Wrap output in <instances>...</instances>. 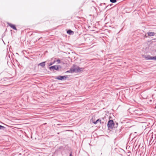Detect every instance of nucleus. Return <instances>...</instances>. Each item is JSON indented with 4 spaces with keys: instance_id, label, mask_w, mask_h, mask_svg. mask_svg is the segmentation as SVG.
Segmentation results:
<instances>
[{
    "instance_id": "obj_1",
    "label": "nucleus",
    "mask_w": 156,
    "mask_h": 156,
    "mask_svg": "<svg viewBox=\"0 0 156 156\" xmlns=\"http://www.w3.org/2000/svg\"><path fill=\"white\" fill-rule=\"evenodd\" d=\"M114 122L112 120H109L107 126L109 129H112L114 127Z\"/></svg>"
},
{
    "instance_id": "obj_2",
    "label": "nucleus",
    "mask_w": 156,
    "mask_h": 156,
    "mask_svg": "<svg viewBox=\"0 0 156 156\" xmlns=\"http://www.w3.org/2000/svg\"><path fill=\"white\" fill-rule=\"evenodd\" d=\"M67 77H68L67 75L65 76H59L56 77L55 79L59 80H66Z\"/></svg>"
},
{
    "instance_id": "obj_3",
    "label": "nucleus",
    "mask_w": 156,
    "mask_h": 156,
    "mask_svg": "<svg viewBox=\"0 0 156 156\" xmlns=\"http://www.w3.org/2000/svg\"><path fill=\"white\" fill-rule=\"evenodd\" d=\"M146 59L147 60H156V55L155 56L152 57L150 55H148L145 57Z\"/></svg>"
},
{
    "instance_id": "obj_4",
    "label": "nucleus",
    "mask_w": 156,
    "mask_h": 156,
    "mask_svg": "<svg viewBox=\"0 0 156 156\" xmlns=\"http://www.w3.org/2000/svg\"><path fill=\"white\" fill-rule=\"evenodd\" d=\"M75 69L76 72H80L82 71L84 69L83 68H80L79 66H77L76 68H75Z\"/></svg>"
},
{
    "instance_id": "obj_5",
    "label": "nucleus",
    "mask_w": 156,
    "mask_h": 156,
    "mask_svg": "<svg viewBox=\"0 0 156 156\" xmlns=\"http://www.w3.org/2000/svg\"><path fill=\"white\" fill-rule=\"evenodd\" d=\"M7 24L13 30H17V29L16 27V26L15 25L13 24L9 23H8Z\"/></svg>"
},
{
    "instance_id": "obj_6",
    "label": "nucleus",
    "mask_w": 156,
    "mask_h": 156,
    "mask_svg": "<svg viewBox=\"0 0 156 156\" xmlns=\"http://www.w3.org/2000/svg\"><path fill=\"white\" fill-rule=\"evenodd\" d=\"M56 65H54L49 67V69L51 71L53 70H55Z\"/></svg>"
},
{
    "instance_id": "obj_7",
    "label": "nucleus",
    "mask_w": 156,
    "mask_h": 156,
    "mask_svg": "<svg viewBox=\"0 0 156 156\" xmlns=\"http://www.w3.org/2000/svg\"><path fill=\"white\" fill-rule=\"evenodd\" d=\"M140 111L138 109H136L133 111L134 113L137 115H140V114L139 113Z\"/></svg>"
},
{
    "instance_id": "obj_8",
    "label": "nucleus",
    "mask_w": 156,
    "mask_h": 156,
    "mask_svg": "<svg viewBox=\"0 0 156 156\" xmlns=\"http://www.w3.org/2000/svg\"><path fill=\"white\" fill-rule=\"evenodd\" d=\"M38 65L40 66H41V67H44L45 65V62H42L39 63Z\"/></svg>"
},
{
    "instance_id": "obj_9",
    "label": "nucleus",
    "mask_w": 156,
    "mask_h": 156,
    "mask_svg": "<svg viewBox=\"0 0 156 156\" xmlns=\"http://www.w3.org/2000/svg\"><path fill=\"white\" fill-rule=\"evenodd\" d=\"M67 33L71 35L73 34L74 32L70 30H69L67 31Z\"/></svg>"
},
{
    "instance_id": "obj_10",
    "label": "nucleus",
    "mask_w": 156,
    "mask_h": 156,
    "mask_svg": "<svg viewBox=\"0 0 156 156\" xmlns=\"http://www.w3.org/2000/svg\"><path fill=\"white\" fill-rule=\"evenodd\" d=\"M155 33L154 32H149L148 33V34L149 36H153L155 35Z\"/></svg>"
},
{
    "instance_id": "obj_11",
    "label": "nucleus",
    "mask_w": 156,
    "mask_h": 156,
    "mask_svg": "<svg viewBox=\"0 0 156 156\" xmlns=\"http://www.w3.org/2000/svg\"><path fill=\"white\" fill-rule=\"evenodd\" d=\"M105 118H106V117H104L103 118H102L101 119H100V123L101 124H103L104 123V122L102 121V120H104V119H105Z\"/></svg>"
},
{
    "instance_id": "obj_12",
    "label": "nucleus",
    "mask_w": 156,
    "mask_h": 156,
    "mask_svg": "<svg viewBox=\"0 0 156 156\" xmlns=\"http://www.w3.org/2000/svg\"><path fill=\"white\" fill-rule=\"evenodd\" d=\"M69 70L70 71V73H73L74 72H75V68H70Z\"/></svg>"
},
{
    "instance_id": "obj_13",
    "label": "nucleus",
    "mask_w": 156,
    "mask_h": 156,
    "mask_svg": "<svg viewBox=\"0 0 156 156\" xmlns=\"http://www.w3.org/2000/svg\"><path fill=\"white\" fill-rule=\"evenodd\" d=\"M100 119H97L95 121H92V122L93 123H94L95 124H96L98 122H100Z\"/></svg>"
},
{
    "instance_id": "obj_14",
    "label": "nucleus",
    "mask_w": 156,
    "mask_h": 156,
    "mask_svg": "<svg viewBox=\"0 0 156 156\" xmlns=\"http://www.w3.org/2000/svg\"><path fill=\"white\" fill-rule=\"evenodd\" d=\"M5 129V127L4 126L0 125V129L4 130Z\"/></svg>"
},
{
    "instance_id": "obj_15",
    "label": "nucleus",
    "mask_w": 156,
    "mask_h": 156,
    "mask_svg": "<svg viewBox=\"0 0 156 156\" xmlns=\"http://www.w3.org/2000/svg\"><path fill=\"white\" fill-rule=\"evenodd\" d=\"M118 125V123L117 122H116L115 124L114 123V128H117Z\"/></svg>"
},
{
    "instance_id": "obj_16",
    "label": "nucleus",
    "mask_w": 156,
    "mask_h": 156,
    "mask_svg": "<svg viewBox=\"0 0 156 156\" xmlns=\"http://www.w3.org/2000/svg\"><path fill=\"white\" fill-rule=\"evenodd\" d=\"M110 1L111 2L114 3L117 2V0H110Z\"/></svg>"
},
{
    "instance_id": "obj_17",
    "label": "nucleus",
    "mask_w": 156,
    "mask_h": 156,
    "mask_svg": "<svg viewBox=\"0 0 156 156\" xmlns=\"http://www.w3.org/2000/svg\"><path fill=\"white\" fill-rule=\"evenodd\" d=\"M55 60L56 62H57L58 64H59L60 63L61 61L60 60V59H57V60Z\"/></svg>"
},
{
    "instance_id": "obj_18",
    "label": "nucleus",
    "mask_w": 156,
    "mask_h": 156,
    "mask_svg": "<svg viewBox=\"0 0 156 156\" xmlns=\"http://www.w3.org/2000/svg\"><path fill=\"white\" fill-rule=\"evenodd\" d=\"M55 62L56 61L54 60L53 62L50 63L49 66H51L53 64H54Z\"/></svg>"
},
{
    "instance_id": "obj_19",
    "label": "nucleus",
    "mask_w": 156,
    "mask_h": 156,
    "mask_svg": "<svg viewBox=\"0 0 156 156\" xmlns=\"http://www.w3.org/2000/svg\"><path fill=\"white\" fill-rule=\"evenodd\" d=\"M55 68V70H59L58 66L57 65H56V67Z\"/></svg>"
},
{
    "instance_id": "obj_20",
    "label": "nucleus",
    "mask_w": 156,
    "mask_h": 156,
    "mask_svg": "<svg viewBox=\"0 0 156 156\" xmlns=\"http://www.w3.org/2000/svg\"><path fill=\"white\" fill-rule=\"evenodd\" d=\"M58 66V69H61L62 68V66L60 65H57Z\"/></svg>"
},
{
    "instance_id": "obj_21",
    "label": "nucleus",
    "mask_w": 156,
    "mask_h": 156,
    "mask_svg": "<svg viewBox=\"0 0 156 156\" xmlns=\"http://www.w3.org/2000/svg\"><path fill=\"white\" fill-rule=\"evenodd\" d=\"M70 73V71H69V70H68V71H66V72L65 73Z\"/></svg>"
},
{
    "instance_id": "obj_22",
    "label": "nucleus",
    "mask_w": 156,
    "mask_h": 156,
    "mask_svg": "<svg viewBox=\"0 0 156 156\" xmlns=\"http://www.w3.org/2000/svg\"><path fill=\"white\" fill-rule=\"evenodd\" d=\"M69 156H72V154H70Z\"/></svg>"
},
{
    "instance_id": "obj_23",
    "label": "nucleus",
    "mask_w": 156,
    "mask_h": 156,
    "mask_svg": "<svg viewBox=\"0 0 156 156\" xmlns=\"http://www.w3.org/2000/svg\"><path fill=\"white\" fill-rule=\"evenodd\" d=\"M150 101H152V100H150Z\"/></svg>"
},
{
    "instance_id": "obj_24",
    "label": "nucleus",
    "mask_w": 156,
    "mask_h": 156,
    "mask_svg": "<svg viewBox=\"0 0 156 156\" xmlns=\"http://www.w3.org/2000/svg\"><path fill=\"white\" fill-rule=\"evenodd\" d=\"M108 6L106 7L105 8L107 7Z\"/></svg>"
}]
</instances>
